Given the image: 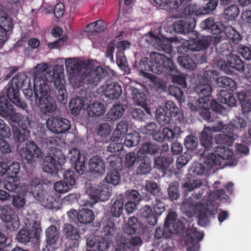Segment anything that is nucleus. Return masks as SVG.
<instances>
[{"mask_svg": "<svg viewBox=\"0 0 251 251\" xmlns=\"http://www.w3.org/2000/svg\"><path fill=\"white\" fill-rule=\"evenodd\" d=\"M142 244V240L138 236L132 237L123 242L119 247V251H138L137 247Z\"/></svg>", "mask_w": 251, "mask_h": 251, "instance_id": "obj_32", "label": "nucleus"}, {"mask_svg": "<svg viewBox=\"0 0 251 251\" xmlns=\"http://www.w3.org/2000/svg\"><path fill=\"white\" fill-rule=\"evenodd\" d=\"M240 12L238 6L236 4H232L225 9L224 17L229 21L234 20L238 17Z\"/></svg>", "mask_w": 251, "mask_h": 251, "instance_id": "obj_51", "label": "nucleus"}, {"mask_svg": "<svg viewBox=\"0 0 251 251\" xmlns=\"http://www.w3.org/2000/svg\"><path fill=\"white\" fill-rule=\"evenodd\" d=\"M162 147L153 142H147L143 144L137 152V154L142 156L147 154L155 155L160 153Z\"/></svg>", "mask_w": 251, "mask_h": 251, "instance_id": "obj_29", "label": "nucleus"}, {"mask_svg": "<svg viewBox=\"0 0 251 251\" xmlns=\"http://www.w3.org/2000/svg\"><path fill=\"white\" fill-rule=\"evenodd\" d=\"M184 145L188 151L197 150L199 146L198 138L193 135H188L184 139Z\"/></svg>", "mask_w": 251, "mask_h": 251, "instance_id": "obj_56", "label": "nucleus"}, {"mask_svg": "<svg viewBox=\"0 0 251 251\" xmlns=\"http://www.w3.org/2000/svg\"><path fill=\"white\" fill-rule=\"evenodd\" d=\"M52 83L54 86L58 101L66 103L67 102L68 95L65 86V81L60 78L54 79L51 72L46 73L43 76H35L34 80V96H33L32 91L31 95L27 91V96L24 95L27 99L30 100L31 104L39 106L41 112L46 115H49L56 108L54 100L50 96Z\"/></svg>", "mask_w": 251, "mask_h": 251, "instance_id": "obj_2", "label": "nucleus"}, {"mask_svg": "<svg viewBox=\"0 0 251 251\" xmlns=\"http://www.w3.org/2000/svg\"><path fill=\"white\" fill-rule=\"evenodd\" d=\"M225 126V130L228 128L231 131V133L240 138L242 137L245 134L247 123L243 118L235 117L228 125Z\"/></svg>", "mask_w": 251, "mask_h": 251, "instance_id": "obj_21", "label": "nucleus"}, {"mask_svg": "<svg viewBox=\"0 0 251 251\" xmlns=\"http://www.w3.org/2000/svg\"><path fill=\"white\" fill-rule=\"evenodd\" d=\"M78 224L87 225L92 223L95 219L94 212L88 208H83L78 212Z\"/></svg>", "mask_w": 251, "mask_h": 251, "instance_id": "obj_42", "label": "nucleus"}, {"mask_svg": "<svg viewBox=\"0 0 251 251\" xmlns=\"http://www.w3.org/2000/svg\"><path fill=\"white\" fill-rule=\"evenodd\" d=\"M173 160V157L171 156H157L154 159V167L163 173L166 172Z\"/></svg>", "mask_w": 251, "mask_h": 251, "instance_id": "obj_40", "label": "nucleus"}, {"mask_svg": "<svg viewBox=\"0 0 251 251\" xmlns=\"http://www.w3.org/2000/svg\"><path fill=\"white\" fill-rule=\"evenodd\" d=\"M155 119L161 126H165L171 124L172 119L165 111L164 107H157L155 111Z\"/></svg>", "mask_w": 251, "mask_h": 251, "instance_id": "obj_46", "label": "nucleus"}, {"mask_svg": "<svg viewBox=\"0 0 251 251\" xmlns=\"http://www.w3.org/2000/svg\"><path fill=\"white\" fill-rule=\"evenodd\" d=\"M237 52L245 60H251V45L240 44L237 47Z\"/></svg>", "mask_w": 251, "mask_h": 251, "instance_id": "obj_62", "label": "nucleus"}, {"mask_svg": "<svg viewBox=\"0 0 251 251\" xmlns=\"http://www.w3.org/2000/svg\"><path fill=\"white\" fill-rule=\"evenodd\" d=\"M141 136L136 131H133L126 135L125 145L127 147H132L138 145L140 141Z\"/></svg>", "mask_w": 251, "mask_h": 251, "instance_id": "obj_54", "label": "nucleus"}, {"mask_svg": "<svg viewBox=\"0 0 251 251\" xmlns=\"http://www.w3.org/2000/svg\"><path fill=\"white\" fill-rule=\"evenodd\" d=\"M128 127V123L126 120H122L117 125L116 129L114 131L111 136V140L114 142L122 140L126 133Z\"/></svg>", "mask_w": 251, "mask_h": 251, "instance_id": "obj_31", "label": "nucleus"}, {"mask_svg": "<svg viewBox=\"0 0 251 251\" xmlns=\"http://www.w3.org/2000/svg\"><path fill=\"white\" fill-rule=\"evenodd\" d=\"M47 126L53 133L56 134L66 132L71 128L70 122L59 116L51 117L46 122Z\"/></svg>", "mask_w": 251, "mask_h": 251, "instance_id": "obj_14", "label": "nucleus"}, {"mask_svg": "<svg viewBox=\"0 0 251 251\" xmlns=\"http://www.w3.org/2000/svg\"><path fill=\"white\" fill-rule=\"evenodd\" d=\"M140 227V223L138 218L135 217H131L128 220L127 226L125 232L129 235L139 233Z\"/></svg>", "mask_w": 251, "mask_h": 251, "instance_id": "obj_50", "label": "nucleus"}, {"mask_svg": "<svg viewBox=\"0 0 251 251\" xmlns=\"http://www.w3.org/2000/svg\"><path fill=\"white\" fill-rule=\"evenodd\" d=\"M89 169L93 175H101L105 172V164L101 157L99 155L93 156L89 161Z\"/></svg>", "mask_w": 251, "mask_h": 251, "instance_id": "obj_27", "label": "nucleus"}, {"mask_svg": "<svg viewBox=\"0 0 251 251\" xmlns=\"http://www.w3.org/2000/svg\"><path fill=\"white\" fill-rule=\"evenodd\" d=\"M122 93L121 86L116 82L107 84L104 90L105 96L111 100L117 99L120 97Z\"/></svg>", "mask_w": 251, "mask_h": 251, "instance_id": "obj_30", "label": "nucleus"}, {"mask_svg": "<svg viewBox=\"0 0 251 251\" xmlns=\"http://www.w3.org/2000/svg\"><path fill=\"white\" fill-rule=\"evenodd\" d=\"M184 224L177 218V215L175 211L168 213L163 227L156 228L154 237L156 239H167L171 237L173 233L178 234L184 228Z\"/></svg>", "mask_w": 251, "mask_h": 251, "instance_id": "obj_5", "label": "nucleus"}, {"mask_svg": "<svg viewBox=\"0 0 251 251\" xmlns=\"http://www.w3.org/2000/svg\"><path fill=\"white\" fill-rule=\"evenodd\" d=\"M202 184V183L200 179L195 178L188 179L182 184L187 191H194V192L191 194V196L189 198H185L181 204V208L186 212H191L195 208L198 209V206H196V201L201 198L203 194V190H199L197 192L196 191L201 187Z\"/></svg>", "mask_w": 251, "mask_h": 251, "instance_id": "obj_6", "label": "nucleus"}, {"mask_svg": "<svg viewBox=\"0 0 251 251\" xmlns=\"http://www.w3.org/2000/svg\"><path fill=\"white\" fill-rule=\"evenodd\" d=\"M179 64L183 67L193 70L197 67V63L193 59V57L190 55L181 56L177 57Z\"/></svg>", "mask_w": 251, "mask_h": 251, "instance_id": "obj_53", "label": "nucleus"}, {"mask_svg": "<svg viewBox=\"0 0 251 251\" xmlns=\"http://www.w3.org/2000/svg\"><path fill=\"white\" fill-rule=\"evenodd\" d=\"M1 219L7 223L6 226L10 230H15L19 228L20 222L17 213L8 205L3 206L0 211Z\"/></svg>", "mask_w": 251, "mask_h": 251, "instance_id": "obj_15", "label": "nucleus"}, {"mask_svg": "<svg viewBox=\"0 0 251 251\" xmlns=\"http://www.w3.org/2000/svg\"><path fill=\"white\" fill-rule=\"evenodd\" d=\"M226 132L227 134H220L215 137V141L217 144L230 146L232 145L233 141L238 138L235 134L231 133L230 130Z\"/></svg>", "mask_w": 251, "mask_h": 251, "instance_id": "obj_39", "label": "nucleus"}, {"mask_svg": "<svg viewBox=\"0 0 251 251\" xmlns=\"http://www.w3.org/2000/svg\"><path fill=\"white\" fill-rule=\"evenodd\" d=\"M136 173L138 175H144L149 174L151 170V161L148 156H142L137 154Z\"/></svg>", "mask_w": 251, "mask_h": 251, "instance_id": "obj_28", "label": "nucleus"}, {"mask_svg": "<svg viewBox=\"0 0 251 251\" xmlns=\"http://www.w3.org/2000/svg\"><path fill=\"white\" fill-rule=\"evenodd\" d=\"M227 60L230 67V69L234 73V70L240 72L244 69V63L241 57L236 54H230L227 57Z\"/></svg>", "mask_w": 251, "mask_h": 251, "instance_id": "obj_44", "label": "nucleus"}, {"mask_svg": "<svg viewBox=\"0 0 251 251\" xmlns=\"http://www.w3.org/2000/svg\"><path fill=\"white\" fill-rule=\"evenodd\" d=\"M121 174L120 172L115 170L109 171L105 178V182L108 184H111L114 186L119 184L121 181Z\"/></svg>", "mask_w": 251, "mask_h": 251, "instance_id": "obj_58", "label": "nucleus"}, {"mask_svg": "<svg viewBox=\"0 0 251 251\" xmlns=\"http://www.w3.org/2000/svg\"><path fill=\"white\" fill-rule=\"evenodd\" d=\"M160 198H156L155 199L151 201V203L154 205L153 210L158 216H160L165 210V203Z\"/></svg>", "mask_w": 251, "mask_h": 251, "instance_id": "obj_63", "label": "nucleus"}, {"mask_svg": "<svg viewBox=\"0 0 251 251\" xmlns=\"http://www.w3.org/2000/svg\"><path fill=\"white\" fill-rule=\"evenodd\" d=\"M124 205V196L120 194L117 196L113 203L107 210V214L111 218H119L123 214Z\"/></svg>", "mask_w": 251, "mask_h": 251, "instance_id": "obj_24", "label": "nucleus"}, {"mask_svg": "<svg viewBox=\"0 0 251 251\" xmlns=\"http://www.w3.org/2000/svg\"><path fill=\"white\" fill-rule=\"evenodd\" d=\"M144 77L150 80L151 85L157 91H164L166 88V83L162 79L158 78L150 73H145Z\"/></svg>", "mask_w": 251, "mask_h": 251, "instance_id": "obj_49", "label": "nucleus"}, {"mask_svg": "<svg viewBox=\"0 0 251 251\" xmlns=\"http://www.w3.org/2000/svg\"><path fill=\"white\" fill-rule=\"evenodd\" d=\"M217 100L222 103L230 107H234L236 104V100L232 93L226 90H220L217 94Z\"/></svg>", "mask_w": 251, "mask_h": 251, "instance_id": "obj_35", "label": "nucleus"}, {"mask_svg": "<svg viewBox=\"0 0 251 251\" xmlns=\"http://www.w3.org/2000/svg\"><path fill=\"white\" fill-rule=\"evenodd\" d=\"M132 96L134 101L138 105L142 107L147 106V96L142 91L136 88H133L132 90Z\"/></svg>", "mask_w": 251, "mask_h": 251, "instance_id": "obj_52", "label": "nucleus"}, {"mask_svg": "<svg viewBox=\"0 0 251 251\" xmlns=\"http://www.w3.org/2000/svg\"><path fill=\"white\" fill-rule=\"evenodd\" d=\"M86 108L87 115L90 117H98L103 115L105 113L103 104L99 101L90 104Z\"/></svg>", "mask_w": 251, "mask_h": 251, "instance_id": "obj_36", "label": "nucleus"}, {"mask_svg": "<svg viewBox=\"0 0 251 251\" xmlns=\"http://www.w3.org/2000/svg\"><path fill=\"white\" fill-rule=\"evenodd\" d=\"M170 94L175 97L180 102L185 101V95L184 92L179 87L175 85H170L168 87Z\"/></svg>", "mask_w": 251, "mask_h": 251, "instance_id": "obj_59", "label": "nucleus"}, {"mask_svg": "<svg viewBox=\"0 0 251 251\" xmlns=\"http://www.w3.org/2000/svg\"><path fill=\"white\" fill-rule=\"evenodd\" d=\"M229 199L224 189H218L211 192L208 196V200L206 206L201 204L198 205V224L201 226H205L208 223L207 215H214L216 212L215 201H216L226 202Z\"/></svg>", "mask_w": 251, "mask_h": 251, "instance_id": "obj_4", "label": "nucleus"}, {"mask_svg": "<svg viewBox=\"0 0 251 251\" xmlns=\"http://www.w3.org/2000/svg\"><path fill=\"white\" fill-rule=\"evenodd\" d=\"M198 154L204 158V160L202 163L196 162L194 163L191 168V171L194 175L201 176L206 170L210 171L216 166H220L221 161L217 158V156L213 152H208V151H202L199 150Z\"/></svg>", "mask_w": 251, "mask_h": 251, "instance_id": "obj_8", "label": "nucleus"}, {"mask_svg": "<svg viewBox=\"0 0 251 251\" xmlns=\"http://www.w3.org/2000/svg\"><path fill=\"white\" fill-rule=\"evenodd\" d=\"M58 165L59 164L55 160L54 157H52L51 155H47L44 160L43 170L49 174H56L58 171Z\"/></svg>", "mask_w": 251, "mask_h": 251, "instance_id": "obj_38", "label": "nucleus"}, {"mask_svg": "<svg viewBox=\"0 0 251 251\" xmlns=\"http://www.w3.org/2000/svg\"><path fill=\"white\" fill-rule=\"evenodd\" d=\"M9 122L11 123L15 141L22 143L27 140L30 134L29 128H31L33 124L31 118L20 114L17 121Z\"/></svg>", "mask_w": 251, "mask_h": 251, "instance_id": "obj_7", "label": "nucleus"}, {"mask_svg": "<svg viewBox=\"0 0 251 251\" xmlns=\"http://www.w3.org/2000/svg\"><path fill=\"white\" fill-rule=\"evenodd\" d=\"M186 233L185 243L188 246L187 251H199L200 247L199 242L203 239L204 234L194 228H188Z\"/></svg>", "mask_w": 251, "mask_h": 251, "instance_id": "obj_19", "label": "nucleus"}, {"mask_svg": "<svg viewBox=\"0 0 251 251\" xmlns=\"http://www.w3.org/2000/svg\"><path fill=\"white\" fill-rule=\"evenodd\" d=\"M66 69L72 71L73 74L81 71L83 69L86 70L81 75L75 77L72 82L74 91L79 95L76 98L72 99L69 102V107L72 115H77L80 110L85 109L84 99L87 100V94L91 89H94L103 79L111 78V74L107 70L101 66L97 67L94 70L88 69L90 63L89 61H78L75 58H69L65 61Z\"/></svg>", "mask_w": 251, "mask_h": 251, "instance_id": "obj_1", "label": "nucleus"}, {"mask_svg": "<svg viewBox=\"0 0 251 251\" xmlns=\"http://www.w3.org/2000/svg\"><path fill=\"white\" fill-rule=\"evenodd\" d=\"M200 141L201 146L204 147L202 151H208V152H213L211 150L213 145V137L211 136V131L206 128H204L201 134Z\"/></svg>", "mask_w": 251, "mask_h": 251, "instance_id": "obj_34", "label": "nucleus"}, {"mask_svg": "<svg viewBox=\"0 0 251 251\" xmlns=\"http://www.w3.org/2000/svg\"><path fill=\"white\" fill-rule=\"evenodd\" d=\"M30 190L33 197L44 207L51 209L53 207V202L49 199L47 193L43 188L41 179L38 178H33L30 181Z\"/></svg>", "mask_w": 251, "mask_h": 251, "instance_id": "obj_10", "label": "nucleus"}, {"mask_svg": "<svg viewBox=\"0 0 251 251\" xmlns=\"http://www.w3.org/2000/svg\"><path fill=\"white\" fill-rule=\"evenodd\" d=\"M194 91L199 97L197 100L199 107H207L209 102V97L212 92L211 86L207 83L198 84L194 87Z\"/></svg>", "mask_w": 251, "mask_h": 251, "instance_id": "obj_18", "label": "nucleus"}, {"mask_svg": "<svg viewBox=\"0 0 251 251\" xmlns=\"http://www.w3.org/2000/svg\"><path fill=\"white\" fill-rule=\"evenodd\" d=\"M45 235L47 251H54L60 235L57 227L55 226L50 225L46 229Z\"/></svg>", "mask_w": 251, "mask_h": 251, "instance_id": "obj_23", "label": "nucleus"}, {"mask_svg": "<svg viewBox=\"0 0 251 251\" xmlns=\"http://www.w3.org/2000/svg\"><path fill=\"white\" fill-rule=\"evenodd\" d=\"M0 27L5 28L6 30H11L12 27L11 19L1 9H0Z\"/></svg>", "mask_w": 251, "mask_h": 251, "instance_id": "obj_61", "label": "nucleus"}, {"mask_svg": "<svg viewBox=\"0 0 251 251\" xmlns=\"http://www.w3.org/2000/svg\"><path fill=\"white\" fill-rule=\"evenodd\" d=\"M146 192H142L143 200L150 201L156 198H160L162 200H166L167 197L164 194L157 183L152 180H147L146 182Z\"/></svg>", "mask_w": 251, "mask_h": 251, "instance_id": "obj_16", "label": "nucleus"}, {"mask_svg": "<svg viewBox=\"0 0 251 251\" xmlns=\"http://www.w3.org/2000/svg\"><path fill=\"white\" fill-rule=\"evenodd\" d=\"M165 111L172 119V123L179 121L180 111L175 103L172 100L167 101L165 103Z\"/></svg>", "mask_w": 251, "mask_h": 251, "instance_id": "obj_37", "label": "nucleus"}, {"mask_svg": "<svg viewBox=\"0 0 251 251\" xmlns=\"http://www.w3.org/2000/svg\"><path fill=\"white\" fill-rule=\"evenodd\" d=\"M233 47L229 41H226L221 44L219 51L221 55L228 57L232 54L231 53Z\"/></svg>", "mask_w": 251, "mask_h": 251, "instance_id": "obj_64", "label": "nucleus"}, {"mask_svg": "<svg viewBox=\"0 0 251 251\" xmlns=\"http://www.w3.org/2000/svg\"><path fill=\"white\" fill-rule=\"evenodd\" d=\"M20 179L17 177L6 176L3 180L4 188L8 191L13 192L19 188Z\"/></svg>", "mask_w": 251, "mask_h": 251, "instance_id": "obj_48", "label": "nucleus"}, {"mask_svg": "<svg viewBox=\"0 0 251 251\" xmlns=\"http://www.w3.org/2000/svg\"><path fill=\"white\" fill-rule=\"evenodd\" d=\"M87 192L91 197L93 202L96 203L99 201H107L112 194V188L108 184L89 187Z\"/></svg>", "mask_w": 251, "mask_h": 251, "instance_id": "obj_12", "label": "nucleus"}, {"mask_svg": "<svg viewBox=\"0 0 251 251\" xmlns=\"http://www.w3.org/2000/svg\"><path fill=\"white\" fill-rule=\"evenodd\" d=\"M217 84L220 87L232 91L236 89L237 86L236 82L232 79L226 76L218 77Z\"/></svg>", "mask_w": 251, "mask_h": 251, "instance_id": "obj_47", "label": "nucleus"}, {"mask_svg": "<svg viewBox=\"0 0 251 251\" xmlns=\"http://www.w3.org/2000/svg\"><path fill=\"white\" fill-rule=\"evenodd\" d=\"M10 82H12L14 85L18 86L19 89H22L24 95H26V92H29L30 95L32 94V89H28L30 86V79L27 75L23 73H18L12 78Z\"/></svg>", "mask_w": 251, "mask_h": 251, "instance_id": "obj_26", "label": "nucleus"}, {"mask_svg": "<svg viewBox=\"0 0 251 251\" xmlns=\"http://www.w3.org/2000/svg\"><path fill=\"white\" fill-rule=\"evenodd\" d=\"M182 16L186 19L187 18H195L196 16L202 15L200 6L196 4H190L187 5L183 10Z\"/></svg>", "mask_w": 251, "mask_h": 251, "instance_id": "obj_43", "label": "nucleus"}, {"mask_svg": "<svg viewBox=\"0 0 251 251\" xmlns=\"http://www.w3.org/2000/svg\"><path fill=\"white\" fill-rule=\"evenodd\" d=\"M226 37L234 44H238L243 39L240 33L231 26H226L225 29Z\"/></svg>", "mask_w": 251, "mask_h": 251, "instance_id": "obj_45", "label": "nucleus"}, {"mask_svg": "<svg viewBox=\"0 0 251 251\" xmlns=\"http://www.w3.org/2000/svg\"><path fill=\"white\" fill-rule=\"evenodd\" d=\"M189 50L192 51H199L207 49L210 45L208 39H199L198 38L193 39L187 42Z\"/></svg>", "mask_w": 251, "mask_h": 251, "instance_id": "obj_33", "label": "nucleus"}, {"mask_svg": "<svg viewBox=\"0 0 251 251\" xmlns=\"http://www.w3.org/2000/svg\"><path fill=\"white\" fill-rule=\"evenodd\" d=\"M155 140L159 142L171 141L174 139V133L171 129L165 127L161 132L159 131L157 136L155 135Z\"/></svg>", "mask_w": 251, "mask_h": 251, "instance_id": "obj_55", "label": "nucleus"}, {"mask_svg": "<svg viewBox=\"0 0 251 251\" xmlns=\"http://www.w3.org/2000/svg\"><path fill=\"white\" fill-rule=\"evenodd\" d=\"M215 151L219 159L226 160V164L229 166H235L237 160L233 157V151L228 147L225 146L220 145L215 147ZM221 161V160H220Z\"/></svg>", "mask_w": 251, "mask_h": 251, "instance_id": "obj_25", "label": "nucleus"}, {"mask_svg": "<svg viewBox=\"0 0 251 251\" xmlns=\"http://www.w3.org/2000/svg\"><path fill=\"white\" fill-rule=\"evenodd\" d=\"M138 69L143 76L145 73H148L146 71H151L157 75L164 73L165 70H169L171 73L176 71L171 59L155 52H151L149 57L142 58L139 62Z\"/></svg>", "mask_w": 251, "mask_h": 251, "instance_id": "obj_3", "label": "nucleus"}, {"mask_svg": "<svg viewBox=\"0 0 251 251\" xmlns=\"http://www.w3.org/2000/svg\"><path fill=\"white\" fill-rule=\"evenodd\" d=\"M178 187L179 184L176 181L172 182L170 184L167 191L171 201L176 200L179 197L180 193Z\"/></svg>", "mask_w": 251, "mask_h": 251, "instance_id": "obj_60", "label": "nucleus"}, {"mask_svg": "<svg viewBox=\"0 0 251 251\" xmlns=\"http://www.w3.org/2000/svg\"><path fill=\"white\" fill-rule=\"evenodd\" d=\"M20 114L16 112L12 104L5 95L0 96V115L9 121H17Z\"/></svg>", "mask_w": 251, "mask_h": 251, "instance_id": "obj_17", "label": "nucleus"}, {"mask_svg": "<svg viewBox=\"0 0 251 251\" xmlns=\"http://www.w3.org/2000/svg\"><path fill=\"white\" fill-rule=\"evenodd\" d=\"M30 225L31 227L29 229L22 228L19 231L17 239L19 242L26 245L30 242L36 241L39 238L42 232L40 223L33 221Z\"/></svg>", "mask_w": 251, "mask_h": 251, "instance_id": "obj_9", "label": "nucleus"}, {"mask_svg": "<svg viewBox=\"0 0 251 251\" xmlns=\"http://www.w3.org/2000/svg\"><path fill=\"white\" fill-rule=\"evenodd\" d=\"M116 227L114 221L108 218L103 223L102 231L107 236H113L116 232Z\"/></svg>", "mask_w": 251, "mask_h": 251, "instance_id": "obj_57", "label": "nucleus"}, {"mask_svg": "<svg viewBox=\"0 0 251 251\" xmlns=\"http://www.w3.org/2000/svg\"><path fill=\"white\" fill-rule=\"evenodd\" d=\"M63 233L66 238L69 239L71 248H77L80 233L79 229L69 224H65L62 229Z\"/></svg>", "mask_w": 251, "mask_h": 251, "instance_id": "obj_20", "label": "nucleus"}, {"mask_svg": "<svg viewBox=\"0 0 251 251\" xmlns=\"http://www.w3.org/2000/svg\"><path fill=\"white\" fill-rule=\"evenodd\" d=\"M3 91L6 94V97L7 99H8L17 107L22 110L27 111V104L21 99L20 89H18L17 84L14 85L12 82L9 81L3 89Z\"/></svg>", "mask_w": 251, "mask_h": 251, "instance_id": "obj_13", "label": "nucleus"}, {"mask_svg": "<svg viewBox=\"0 0 251 251\" xmlns=\"http://www.w3.org/2000/svg\"><path fill=\"white\" fill-rule=\"evenodd\" d=\"M173 29L176 33L185 35L193 31L196 26L195 18L179 20L173 24Z\"/></svg>", "mask_w": 251, "mask_h": 251, "instance_id": "obj_22", "label": "nucleus"}, {"mask_svg": "<svg viewBox=\"0 0 251 251\" xmlns=\"http://www.w3.org/2000/svg\"><path fill=\"white\" fill-rule=\"evenodd\" d=\"M125 112L123 105L121 103L114 104L106 115L108 121H116L122 117Z\"/></svg>", "mask_w": 251, "mask_h": 251, "instance_id": "obj_41", "label": "nucleus"}, {"mask_svg": "<svg viewBox=\"0 0 251 251\" xmlns=\"http://www.w3.org/2000/svg\"><path fill=\"white\" fill-rule=\"evenodd\" d=\"M20 157L24 163L28 164L34 163L41 154V150L32 141H28L25 147L19 151Z\"/></svg>", "mask_w": 251, "mask_h": 251, "instance_id": "obj_11", "label": "nucleus"}]
</instances>
